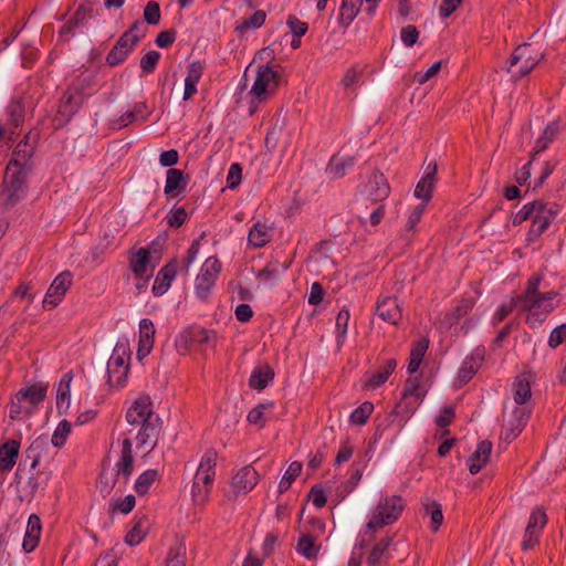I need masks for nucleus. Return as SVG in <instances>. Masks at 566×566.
<instances>
[{
  "label": "nucleus",
  "instance_id": "9d476101",
  "mask_svg": "<svg viewBox=\"0 0 566 566\" xmlns=\"http://www.w3.org/2000/svg\"><path fill=\"white\" fill-rule=\"evenodd\" d=\"M259 472L252 465L234 469L230 482L224 490L226 500L228 502L244 500L259 483Z\"/></svg>",
  "mask_w": 566,
  "mask_h": 566
},
{
  "label": "nucleus",
  "instance_id": "e433bc0d",
  "mask_svg": "<svg viewBox=\"0 0 566 566\" xmlns=\"http://www.w3.org/2000/svg\"><path fill=\"white\" fill-rule=\"evenodd\" d=\"M25 188L6 187L0 192V213L12 209L24 198Z\"/></svg>",
  "mask_w": 566,
  "mask_h": 566
},
{
  "label": "nucleus",
  "instance_id": "bf43d9fd",
  "mask_svg": "<svg viewBox=\"0 0 566 566\" xmlns=\"http://www.w3.org/2000/svg\"><path fill=\"white\" fill-rule=\"evenodd\" d=\"M144 19L148 24L156 25L160 21V7L155 1H149L144 9Z\"/></svg>",
  "mask_w": 566,
  "mask_h": 566
},
{
  "label": "nucleus",
  "instance_id": "864d4df0",
  "mask_svg": "<svg viewBox=\"0 0 566 566\" xmlns=\"http://www.w3.org/2000/svg\"><path fill=\"white\" fill-rule=\"evenodd\" d=\"M136 500L133 494H128L125 497H113L109 501V506L113 512H118L122 514H128L135 507Z\"/></svg>",
  "mask_w": 566,
  "mask_h": 566
},
{
  "label": "nucleus",
  "instance_id": "a211bd4d",
  "mask_svg": "<svg viewBox=\"0 0 566 566\" xmlns=\"http://www.w3.org/2000/svg\"><path fill=\"white\" fill-rule=\"evenodd\" d=\"M21 150L17 153L15 158H12L7 166L4 175V186L25 188V176L29 167V154L22 156L20 160Z\"/></svg>",
  "mask_w": 566,
  "mask_h": 566
},
{
  "label": "nucleus",
  "instance_id": "aec40b11",
  "mask_svg": "<svg viewBox=\"0 0 566 566\" xmlns=\"http://www.w3.org/2000/svg\"><path fill=\"white\" fill-rule=\"evenodd\" d=\"M73 282L72 273L69 271H64L60 273L51 283L50 287L46 291V294L43 300V306H51L55 307L57 306L62 300L64 298V295L71 287Z\"/></svg>",
  "mask_w": 566,
  "mask_h": 566
},
{
  "label": "nucleus",
  "instance_id": "4468645a",
  "mask_svg": "<svg viewBox=\"0 0 566 566\" xmlns=\"http://www.w3.org/2000/svg\"><path fill=\"white\" fill-rule=\"evenodd\" d=\"M221 270L222 265L217 256L206 259L195 279L193 289L198 298L206 301L209 297Z\"/></svg>",
  "mask_w": 566,
  "mask_h": 566
},
{
  "label": "nucleus",
  "instance_id": "9b49d317",
  "mask_svg": "<svg viewBox=\"0 0 566 566\" xmlns=\"http://www.w3.org/2000/svg\"><path fill=\"white\" fill-rule=\"evenodd\" d=\"M147 28L143 22L136 21L124 32L116 41L112 50L106 55V63L109 66L122 64L133 52L136 44L145 36Z\"/></svg>",
  "mask_w": 566,
  "mask_h": 566
},
{
  "label": "nucleus",
  "instance_id": "a19ab883",
  "mask_svg": "<svg viewBox=\"0 0 566 566\" xmlns=\"http://www.w3.org/2000/svg\"><path fill=\"white\" fill-rule=\"evenodd\" d=\"M321 544L311 534H302L296 544V552L307 559L317 557Z\"/></svg>",
  "mask_w": 566,
  "mask_h": 566
},
{
  "label": "nucleus",
  "instance_id": "13d9d810",
  "mask_svg": "<svg viewBox=\"0 0 566 566\" xmlns=\"http://www.w3.org/2000/svg\"><path fill=\"white\" fill-rule=\"evenodd\" d=\"M160 59V53L153 50L147 52L142 59H140V67L145 73H153L156 70V66L158 64V61Z\"/></svg>",
  "mask_w": 566,
  "mask_h": 566
},
{
  "label": "nucleus",
  "instance_id": "4d7b16f0",
  "mask_svg": "<svg viewBox=\"0 0 566 566\" xmlns=\"http://www.w3.org/2000/svg\"><path fill=\"white\" fill-rule=\"evenodd\" d=\"M390 542H391V538H389V537L379 539L374 545V547L368 556V563L371 565L377 564L381 559V557L384 556L386 551L388 549Z\"/></svg>",
  "mask_w": 566,
  "mask_h": 566
},
{
  "label": "nucleus",
  "instance_id": "4be33fe9",
  "mask_svg": "<svg viewBox=\"0 0 566 566\" xmlns=\"http://www.w3.org/2000/svg\"><path fill=\"white\" fill-rule=\"evenodd\" d=\"M376 315L384 322L397 325L402 318V310L396 297L384 296L377 301Z\"/></svg>",
  "mask_w": 566,
  "mask_h": 566
},
{
  "label": "nucleus",
  "instance_id": "2eb2a0df",
  "mask_svg": "<svg viewBox=\"0 0 566 566\" xmlns=\"http://www.w3.org/2000/svg\"><path fill=\"white\" fill-rule=\"evenodd\" d=\"M359 195L365 201L371 203L385 201L390 195V186L385 175L379 170L371 171L363 180Z\"/></svg>",
  "mask_w": 566,
  "mask_h": 566
},
{
  "label": "nucleus",
  "instance_id": "4c0bfd02",
  "mask_svg": "<svg viewBox=\"0 0 566 566\" xmlns=\"http://www.w3.org/2000/svg\"><path fill=\"white\" fill-rule=\"evenodd\" d=\"M188 180L185 178L182 170L170 168L166 172V184L164 192L169 196L187 188Z\"/></svg>",
  "mask_w": 566,
  "mask_h": 566
},
{
  "label": "nucleus",
  "instance_id": "423d86ee",
  "mask_svg": "<svg viewBox=\"0 0 566 566\" xmlns=\"http://www.w3.org/2000/svg\"><path fill=\"white\" fill-rule=\"evenodd\" d=\"M134 471V457L129 438L120 442L119 458L114 468H104L101 472L97 488L106 496L115 489L125 486Z\"/></svg>",
  "mask_w": 566,
  "mask_h": 566
},
{
  "label": "nucleus",
  "instance_id": "2f4dec72",
  "mask_svg": "<svg viewBox=\"0 0 566 566\" xmlns=\"http://www.w3.org/2000/svg\"><path fill=\"white\" fill-rule=\"evenodd\" d=\"M20 452V442L8 440L0 444V472H9L17 463Z\"/></svg>",
  "mask_w": 566,
  "mask_h": 566
},
{
  "label": "nucleus",
  "instance_id": "f8f14e48",
  "mask_svg": "<svg viewBox=\"0 0 566 566\" xmlns=\"http://www.w3.org/2000/svg\"><path fill=\"white\" fill-rule=\"evenodd\" d=\"M544 57V53L533 43H523L512 53L506 71L513 77L527 75Z\"/></svg>",
  "mask_w": 566,
  "mask_h": 566
},
{
  "label": "nucleus",
  "instance_id": "a878e982",
  "mask_svg": "<svg viewBox=\"0 0 566 566\" xmlns=\"http://www.w3.org/2000/svg\"><path fill=\"white\" fill-rule=\"evenodd\" d=\"M266 19V13L263 10H256L249 17H243L235 22L234 31L239 38H245L251 32L260 29Z\"/></svg>",
  "mask_w": 566,
  "mask_h": 566
},
{
  "label": "nucleus",
  "instance_id": "5701e85b",
  "mask_svg": "<svg viewBox=\"0 0 566 566\" xmlns=\"http://www.w3.org/2000/svg\"><path fill=\"white\" fill-rule=\"evenodd\" d=\"M155 326L151 319L143 318L139 322V339L137 348V358L143 360L147 357L154 346L155 342Z\"/></svg>",
  "mask_w": 566,
  "mask_h": 566
},
{
  "label": "nucleus",
  "instance_id": "7ed1b4c3",
  "mask_svg": "<svg viewBox=\"0 0 566 566\" xmlns=\"http://www.w3.org/2000/svg\"><path fill=\"white\" fill-rule=\"evenodd\" d=\"M406 507V500L397 494H381L377 504L370 511L368 521L358 533L357 545L360 549L374 538L375 533L396 523Z\"/></svg>",
  "mask_w": 566,
  "mask_h": 566
},
{
  "label": "nucleus",
  "instance_id": "ea45409f",
  "mask_svg": "<svg viewBox=\"0 0 566 566\" xmlns=\"http://www.w3.org/2000/svg\"><path fill=\"white\" fill-rule=\"evenodd\" d=\"M274 378V373L270 366L255 367L250 376L249 386L256 390H263Z\"/></svg>",
  "mask_w": 566,
  "mask_h": 566
},
{
  "label": "nucleus",
  "instance_id": "f704fd0d",
  "mask_svg": "<svg viewBox=\"0 0 566 566\" xmlns=\"http://www.w3.org/2000/svg\"><path fill=\"white\" fill-rule=\"evenodd\" d=\"M148 118L147 106L145 103H136L132 109L125 112L114 120L116 128H124L135 122H145Z\"/></svg>",
  "mask_w": 566,
  "mask_h": 566
},
{
  "label": "nucleus",
  "instance_id": "09e8293b",
  "mask_svg": "<svg viewBox=\"0 0 566 566\" xmlns=\"http://www.w3.org/2000/svg\"><path fill=\"white\" fill-rule=\"evenodd\" d=\"M282 270L279 263H269L256 273V280L263 285H274L279 282Z\"/></svg>",
  "mask_w": 566,
  "mask_h": 566
},
{
  "label": "nucleus",
  "instance_id": "f257e3e1",
  "mask_svg": "<svg viewBox=\"0 0 566 566\" xmlns=\"http://www.w3.org/2000/svg\"><path fill=\"white\" fill-rule=\"evenodd\" d=\"M532 374L517 375L512 384V400L504 405L502 436L505 441L514 440L524 429L531 415L528 401L532 397Z\"/></svg>",
  "mask_w": 566,
  "mask_h": 566
},
{
  "label": "nucleus",
  "instance_id": "c03bdc74",
  "mask_svg": "<svg viewBox=\"0 0 566 566\" xmlns=\"http://www.w3.org/2000/svg\"><path fill=\"white\" fill-rule=\"evenodd\" d=\"M560 130L559 123L558 122H552L549 123L543 134L537 138L534 146V153L539 154L544 151L548 145L556 138Z\"/></svg>",
  "mask_w": 566,
  "mask_h": 566
},
{
  "label": "nucleus",
  "instance_id": "20e7f679",
  "mask_svg": "<svg viewBox=\"0 0 566 566\" xmlns=\"http://www.w3.org/2000/svg\"><path fill=\"white\" fill-rule=\"evenodd\" d=\"M560 208L555 202L534 200L525 203L513 217V224L520 226L526 220H531V227L527 232V240L538 239L557 218Z\"/></svg>",
  "mask_w": 566,
  "mask_h": 566
},
{
  "label": "nucleus",
  "instance_id": "8fccbe9b",
  "mask_svg": "<svg viewBox=\"0 0 566 566\" xmlns=\"http://www.w3.org/2000/svg\"><path fill=\"white\" fill-rule=\"evenodd\" d=\"M363 0H343L339 9V20L348 25L357 17Z\"/></svg>",
  "mask_w": 566,
  "mask_h": 566
},
{
  "label": "nucleus",
  "instance_id": "f03ea898",
  "mask_svg": "<svg viewBox=\"0 0 566 566\" xmlns=\"http://www.w3.org/2000/svg\"><path fill=\"white\" fill-rule=\"evenodd\" d=\"M542 279L541 274L531 277L518 297L520 308L526 313V322L531 326L542 324L560 302L557 292L544 290Z\"/></svg>",
  "mask_w": 566,
  "mask_h": 566
},
{
  "label": "nucleus",
  "instance_id": "774afa93",
  "mask_svg": "<svg viewBox=\"0 0 566 566\" xmlns=\"http://www.w3.org/2000/svg\"><path fill=\"white\" fill-rule=\"evenodd\" d=\"M566 339V324H562L555 327L549 335L548 345L552 348H556Z\"/></svg>",
  "mask_w": 566,
  "mask_h": 566
},
{
  "label": "nucleus",
  "instance_id": "052dcab7",
  "mask_svg": "<svg viewBox=\"0 0 566 566\" xmlns=\"http://www.w3.org/2000/svg\"><path fill=\"white\" fill-rule=\"evenodd\" d=\"M286 25L289 31L293 34V36H303L307 32V23L301 21L295 15H289L286 20Z\"/></svg>",
  "mask_w": 566,
  "mask_h": 566
},
{
  "label": "nucleus",
  "instance_id": "de8ad7c7",
  "mask_svg": "<svg viewBox=\"0 0 566 566\" xmlns=\"http://www.w3.org/2000/svg\"><path fill=\"white\" fill-rule=\"evenodd\" d=\"M303 465L298 461L290 463L277 485L279 493L286 492L295 479L301 474Z\"/></svg>",
  "mask_w": 566,
  "mask_h": 566
},
{
  "label": "nucleus",
  "instance_id": "c756f323",
  "mask_svg": "<svg viewBox=\"0 0 566 566\" xmlns=\"http://www.w3.org/2000/svg\"><path fill=\"white\" fill-rule=\"evenodd\" d=\"M139 426L140 428L136 434V444L138 448L149 451L157 443L159 432L158 420L148 421Z\"/></svg>",
  "mask_w": 566,
  "mask_h": 566
},
{
  "label": "nucleus",
  "instance_id": "338daca9",
  "mask_svg": "<svg viewBox=\"0 0 566 566\" xmlns=\"http://www.w3.org/2000/svg\"><path fill=\"white\" fill-rule=\"evenodd\" d=\"M427 510H430L431 528L433 531H437L443 522L441 506L438 503L432 502L430 505L427 506Z\"/></svg>",
  "mask_w": 566,
  "mask_h": 566
},
{
  "label": "nucleus",
  "instance_id": "5fc2aeb1",
  "mask_svg": "<svg viewBox=\"0 0 566 566\" xmlns=\"http://www.w3.org/2000/svg\"><path fill=\"white\" fill-rule=\"evenodd\" d=\"M272 407H273L272 403H270V405L262 403V405H258L256 407L252 408L247 416L249 423L256 426L258 428L264 427L266 419H268L265 416V411L268 409H271Z\"/></svg>",
  "mask_w": 566,
  "mask_h": 566
},
{
  "label": "nucleus",
  "instance_id": "e2e57ef3",
  "mask_svg": "<svg viewBox=\"0 0 566 566\" xmlns=\"http://www.w3.org/2000/svg\"><path fill=\"white\" fill-rule=\"evenodd\" d=\"M418 38H419V31L412 24H408V25L403 27L400 31V39H401L402 43L408 48L416 44V42L418 41Z\"/></svg>",
  "mask_w": 566,
  "mask_h": 566
},
{
  "label": "nucleus",
  "instance_id": "37998d69",
  "mask_svg": "<svg viewBox=\"0 0 566 566\" xmlns=\"http://www.w3.org/2000/svg\"><path fill=\"white\" fill-rule=\"evenodd\" d=\"M186 544L181 538H176L167 553L166 566H185Z\"/></svg>",
  "mask_w": 566,
  "mask_h": 566
},
{
  "label": "nucleus",
  "instance_id": "6e6552de",
  "mask_svg": "<svg viewBox=\"0 0 566 566\" xmlns=\"http://www.w3.org/2000/svg\"><path fill=\"white\" fill-rule=\"evenodd\" d=\"M97 91V71L83 69L76 75L69 91L62 98L61 108L71 105L70 113L77 111L84 98L93 95Z\"/></svg>",
  "mask_w": 566,
  "mask_h": 566
},
{
  "label": "nucleus",
  "instance_id": "0e129e2a",
  "mask_svg": "<svg viewBox=\"0 0 566 566\" xmlns=\"http://www.w3.org/2000/svg\"><path fill=\"white\" fill-rule=\"evenodd\" d=\"M187 219L188 213L182 207L171 210L167 216L168 224L174 228H179Z\"/></svg>",
  "mask_w": 566,
  "mask_h": 566
},
{
  "label": "nucleus",
  "instance_id": "603ef678",
  "mask_svg": "<svg viewBox=\"0 0 566 566\" xmlns=\"http://www.w3.org/2000/svg\"><path fill=\"white\" fill-rule=\"evenodd\" d=\"M71 431H72V426L67 420L64 419V420L60 421L52 434V438H51L52 444L56 448L63 447L65 444Z\"/></svg>",
  "mask_w": 566,
  "mask_h": 566
},
{
  "label": "nucleus",
  "instance_id": "f3484780",
  "mask_svg": "<svg viewBox=\"0 0 566 566\" xmlns=\"http://www.w3.org/2000/svg\"><path fill=\"white\" fill-rule=\"evenodd\" d=\"M126 420L130 424H143L148 421L158 420L153 412V402L146 395L138 396L126 411Z\"/></svg>",
  "mask_w": 566,
  "mask_h": 566
},
{
  "label": "nucleus",
  "instance_id": "69168bd1",
  "mask_svg": "<svg viewBox=\"0 0 566 566\" xmlns=\"http://www.w3.org/2000/svg\"><path fill=\"white\" fill-rule=\"evenodd\" d=\"M426 203L417 205L409 213L406 228L408 231H413L418 222L421 220L422 214L426 211Z\"/></svg>",
  "mask_w": 566,
  "mask_h": 566
},
{
  "label": "nucleus",
  "instance_id": "473e14b6",
  "mask_svg": "<svg viewBox=\"0 0 566 566\" xmlns=\"http://www.w3.org/2000/svg\"><path fill=\"white\" fill-rule=\"evenodd\" d=\"M73 375L71 371L65 373L56 387V408L59 413H66L71 406V382Z\"/></svg>",
  "mask_w": 566,
  "mask_h": 566
},
{
  "label": "nucleus",
  "instance_id": "cd10ccee",
  "mask_svg": "<svg viewBox=\"0 0 566 566\" xmlns=\"http://www.w3.org/2000/svg\"><path fill=\"white\" fill-rule=\"evenodd\" d=\"M492 443L488 440L479 442L476 450L469 457L467 464L471 474L479 473L489 462Z\"/></svg>",
  "mask_w": 566,
  "mask_h": 566
},
{
  "label": "nucleus",
  "instance_id": "bb28decb",
  "mask_svg": "<svg viewBox=\"0 0 566 566\" xmlns=\"http://www.w3.org/2000/svg\"><path fill=\"white\" fill-rule=\"evenodd\" d=\"M41 532L42 524L40 517L35 514L30 515L22 542V548L25 553H31L38 547Z\"/></svg>",
  "mask_w": 566,
  "mask_h": 566
},
{
  "label": "nucleus",
  "instance_id": "3c124183",
  "mask_svg": "<svg viewBox=\"0 0 566 566\" xmlns=\"http://www.w3.org/2000/svg\"><path fill=\"white\" fill-rule=\"evenodd\" d=\"M374 405L369 401H364L360 406L354 409L349 416L352 424L363 426L367 422L373 413Z\"/></svg>",
  "mask_w": 566,
  "mask_h": 566
},
{
  "label": "nucleus",
  "instance_id": "1a4fd4ad",
  "mask_svg": "<svg viewBox=\"0 0 566 566\" xmlns=\"http://www.w3.org/2000/svg\"><path fill=\"white\" fill-rule=\"evenodd\" d=\"M46 386L32 384L21 388L12 398L9 415L11 419L21 420L29 417L43 401Z\"/></svg>",
  "mask_w": 566,
  "mask_h": 566
},
{
  "label": "nucleus",
  "instance_id": "7c9ffc66",
  "mask_svg": "<svg viewBox=\"0 0 566 566\" xmlns=\"http://www.w3.org/2000/svg\"><path fill=\"white\" fill-rule=\"evenodd\" d=\"M203 70L205 66L200 61H192L188 65L187 75L185 77L184 101H188L197 94V85L202 77Z\"/></svg>",
  "mask_w": 566,
  "mask_h": 566
},
{
  "label": "nucleus",
  "instance_id": "680f3d73",
  "mask_svg": "<svg viewBox=\"0 0 566 566\" xmlns=\"http://www.w3.org/2000/svg\"><path fill=\"white\" fill-rule=\"evenodd\" d=\"M242 180V168L239 164L234 163L230 166L227 175V187L235 189Z\"/></svg>",
  "mask_w": 566,
  "mask_h": 566
},
{
  "label": "nucleus",
  "instance_id": "39448f33",
  "mask_svg": "<svg viewBox=\"0 0 566 566\" xmlns=\"http://www.w3.org/2000/svg\"><path fill=\"white\" fill-rule=\"evenodd\" d=\"M282 82V73L275 65L260 64L255 67V77L248 93V112L253 116L260 106L271 99Z\"/></svg>",
  "mask_w": 566,
  "mask_h": 566
},
{
  "label": "nucleus",
  "instance_id": "6e6d98bb",
  "mask_svg": "<svg viewBox=\"0 0 566 566\" xmlns=\"http://www.w3.org/2000/svg\"><path fill=\"white\" fill-rule=\"evenodd\" d=\"M146 536V526L143 520H138L132 530L126 534L125 542L129 546H135L142 543Z\"/></svg>",
  "mask_w": 566,
  "mask_h": 566
},
{
  "label": "nucleus",
  "instance_id": "c9c22d12",
  "mask_svg": "<svg viewBox=\"0 0 566 566\" xmlns=\"http://www.w3.org/2000/svg\"><path fill=\"white\" fill-rule=\"evenodd\" d=\"M272 228L265 222H256L249 231L248 241L255 248H262L271 241Z\"/></svg>",
  "mask_w": 566,
  "mask_h": 566
},
{
  "label": "nucleus",
  "instance_id": "c85d7f7f",
  "mask_svg": "<svg viewBox=\"0 0 566 566\" xmlns=\"http://www.w3.org/2000/svg\"><path fill=\"white\" fill-rule=\"evenodd\" d=\"M177 268L176 261H171L161 268L153 284V293L155 296H161L169 290L171 282L176 277Z\"/></svg>",
  "mask_w": 566,
  "mask_h": 566
},
{
  "label": "nucleus",
  "instance_id": "dca6fc26",
  "mask_svg": "<svg viewBox=\"0 0 566 566\" xmlns=\"http://www.w3.org/2000/svg\"><path fill=\"white\" fill-rule=\"evenodd\" d=\"M547 524V516L541 506H536L528 518L527 526L522 542L524 551L533 548L539 541V536Z\"/></svg>",
  "mask_w": 566,
  "mask_h": 566
},
{
  "label": "nucleus",
  "instance_id": "6ab92c4d",
  "mask_svg": "<svg viewBox=\"0 0 566 566\" xmlns=\"http://www.w3.org/2000/svg\"><path fill=\"white\" fill-rule=\"evenodd\" d=\"M189 339L207 346H216L218 335L212 329L207 328H195L190 332H182L176 338V347L180 353H186L189 347Z\"/></svg>",
  "mask_w": 566,
  "mask_h": 566
},
{
  "label": "nucleus",
  "instance_id": "58836bf2",
  "mask_svg": "<svg viewBox=\"0 0 566 566\" xmlns=\"http://www.w3.org/2000/svg\"><path fill=\"white\" fill-rule=\"evenodd\" d=\"M428 347H429V339H427L424 337L420 338L412 345L411 350H410L409 363L407 366V370L409 374H415L418 371V369L422 363V359L428 350Z\"/></svg>",
  "mask_w": 566,
  "mask_h": 566
},
{
  "label": "nucleus",
  "instance_id": "49530a36",
  "mask_svg": "<svg viewBox=\"0 0 566 566\" xmlns=\"http://www.w3.org/2000/svg\"><path fill=\"white\" fill-rule=\"evenodd\" d=\"M159 473L157 470L149 469L144 471L135 481L134 489L138 495H145L149 492L153 484L158 480Z\"/></svg>",
  "mask_w": 566,
  "mask_h": 566
},
{
  "label": "nucleus",
  "instance_id": "b1692460",
  "mask_svg": "<svg viewBox=\"0 0 566 566\" xmlns=\"http://www.w3.org/2000/svg\"><path fill=\"white\" fill-rule=\"evenodd\" d=\"M437 175V164L430 163L427 165L423 176L418 181L415 189V197L422 200L421 203H428L432 198V191L434 188V178Z\"/></svg>",
  "mask_w": 566,
  "mask_h": 566
},
{
  "label": "nucleus",
  "instance_id": "72a5a7b5",
  "mask_svg": "<svg viewBox=\"0 0 566 566\" xmlns=\"http://www.w3.org/2000/svg\"><path fill=\"white\" fill-rule=\"evenodd\" d=\"M396 367L397 360L395 358L387 359L378 370L368 376L365 387L368 389H376L382 386L395 371Z\"/></svg>",
  "mask_w": 566,
  "mask_h": 566
},
{
  "label": "nucleus",
  "instance_id": "412c9836",
  "mask_svg": "<svg viewBox=\"0 0 566 566\" xmlns=\"http://www.w3.org/2000/svg\"><path fill=\"white\" fill-rule=\"evenodd\" d=\"M155 266L147 248H139L129 259V269L134 277H153Z\"/></svg>",
  "mask_w": 566,
  "mask_h": 566
},
{
  "label": "nucleus",
  "instance_id": "0eeeda50",
  "mask_svg": "<svg viewBox=\"0 0 566 566\" xmlns=\"http://www.w3.org/2000/svg\"><path fill=\"white\" fill-rule=\"evenodd\" d=\"M218 452L210 448L202 454L191 485V501L196 506H205L211 494L216 478Z\"/></svg>",
  "mask_w": 566,
  "mask_h": 566
},
{
  "label": "nucleus",
  "instance_id": "a18cd8bd",
  "mask_svg": "<svg viewBox=\"0 0 566 566\" xmlns=\"http://www.w3.org/2000/svg\"><path fill=\"white\" fill-rule=\"evenodd\" d=\"M426 391L418 378L408 379L403 390V399L409 405H418L424 397Z\"/></svg>",
  "mask_w": 566,
  "mask_h": 566
},
{
  "label": "nucleus",
  "instance_id": "ddd939ff",
  "mask_svg": "<svg viewBox=\"0 0 566 566\" xmlns=\"http://www.w3.org/2000/svg\"><path fill=\"white\" fill-rule=\"evenodd\" d=\"M130 348L127 339L117 342L107 363L108 381L112 387L123 388L128 379Z\"/></svg>",
  "mask_w": 566,
  "mask_h": 566
},
{
  "label": "nucleus",
  "instance_id": "393cba45",
  "mask_svg": "<svg viewBox=\"0 0 566 566\" xmlns=\"http://www.w3.org/2000/svg\"><path fill=\"white\" fill-rule=\"evenodd\" d=\"M483 355L480 350L467 356L458 371L457 384L459 386L468 384L481 367Z\"/></svg>",
  "mask_w": 566,
  "mask_h": 566
},
{
  "label": "nucleus",
  "instance_id": "79ce46f5",
  "mask_svg": "<svg viewBox=\"0 0 566 566\" xmlns=\"http://www.w3.org/2000/svg\"><path fill=\"white\" fill-rule=\"evenodd\" d=\"M354 166V158L346 156H333L327 165L326 171L332 178H342Z\"/></svg>",
  "mask_w": 566,
  "mask_h": 566
}]
</instances>
